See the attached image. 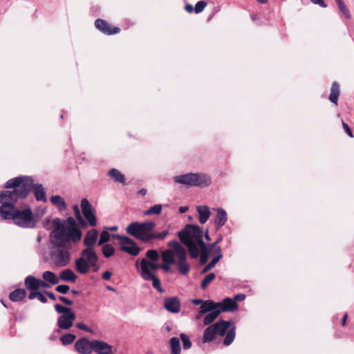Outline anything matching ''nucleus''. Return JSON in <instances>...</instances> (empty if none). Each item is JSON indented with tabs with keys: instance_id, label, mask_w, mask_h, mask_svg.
<instances>
[{
	"instance_id": "44",
	"label": "nucleus",
	"mask_w": 354,
	"mask_h": 354,
	"mask_svg": "<svg viewBox=\"0 0 354 354\" xmlns=\"http://www.w3.org/2000/svg\"><path fill=\"white\" fill-rule=\"evenodd\" d=\"M146 257L151 262H156L159 259L160 255L157 250H149L146 252Z\"/></svg>"
},
{
	"instance_id": "9",
	"label": "nucleus",
	"mask_w": 354,
	"mask_h": 354,
	"mask_svg": "<svg viewBox=\"0 0 354 354\" xmlns=\"http://www.w3.org/2000/svg\"><path fill=\"white\" fill-rule=\"evenodd\" d=\"M54 307L57 313L62 314L57 318V325L58 328L60 330L70 329L76 319L74 310L69 307L63 306L58 304H56Z\"/></svg>"
},
{
	"instance_id": "12",
	"label": "nucleus",
	"mask_w": 354,
	"mask_h": 354,
	"mask_svg": "<svg viewBox=\"0 0 354 354\" xmlns=\"http://www.w3.org/2000/svg\"><path fill=\"white\" fill-rule=\"evenodd\" d=\"M117 238L120 240V250L127 252L132 256H136L140 252V248L136 245V242L126 236L117 235Z\"/></svg>"
},
{
	"instance_id": "51",
	"label": "nucleus",
	"mask_w": 354,
	"mask_h": 354,
	"mask_svg": "<svg viewBox=\"0 0 354 354\" xmlns=\"http://www.w3.org/2000/svg\"><path fill=\"white\" fill-rule=\"evenodd\" d=\"M342 126H343L344 130L348 134V136L349 137H351V138H353V132H352L351 129L348 127V125L346 123L343 122L342 123Z\"/></svg>"
},
{
	"instance_id": "48",
	"label": "nucleus",
	"mask_w": 354,
	"mask_h": 354,
	"mask_svg": "<svg viewBox=\"0 0 354 354\" xmlns=\"http://www.w3.org/2000/svg\"><path fill=\"white\" fill-rule=\"evenodd\" d=\"M207 6V2L204 1H198L194 7V11L196 13L201 12Z\"/></svg>"
},
{
	"instance_id": "20",
	"label": "nucleus",
	"mask_w": 354,
	"mask_h": 354,
	"mask_svg": "<svg viewBox=\"0 0 354 354\" xmlns=\"http://www.w3.org/2000/svg\"><path fill=\"white\" fill-rule=\"evenodd\" d=\"M164 306L165 309L171 313H178L180 310V302L176 297L165 299Z\"/></svg>"
},
{
	"instance_id": "46",
	"label": "nucleus",
	"mask_w": 354,
	"mask_h": 354,
	"mask_svg": "<svg viewBox=\"0 0 354 354\" xmlns=\"http://www.w3.org/2000/svg\"><path fill=\"white\" fill-rule=\"evenodd\" d=\"M110 239V234L107 231H102L100 236V240L98 241V245H104L106 242H108Z\"/></svg>"
},
{
	"instance_id": "42",
	"label": "nucleus",
	"mask_w": 354,
	"mask_h": 354,
	"mask_svg": "<svg viewBox=\"0 0 354 354\" xmlns=\"http://www.w3.org/2000/svg\"><path fill=\"white\" fill-rule=\"evenodd\" d=\"M73 209L74 210L75 216L79 224L82 227H85L86 225V223L81 215L78 206L77 205H73Z\"/></svg>"
},
{
	"instance_id": "59",
	"label": "nucleus",
	"mask_w": 354,
	"mask_h": 354,
	"mask_svg": "<svg viewBox=\"0 0 354 354\" xmlns=\"http://www.w3.org/2000/svg\"><path fill=\"white\" fill-rule=\"evenodd\" d=\"M39 292L35 290H32V292L28 295L29 299H34L37 297Z\"/></svg>"
},
{
	"instance_id": "3",
	"label": "nucleus",
	"mask_w": 354,
	"mask_h": 354,
	"mask_svg": "<svg viewBox=\"0 0 354 354\" xmlns=\"http://www.w3.org/2000/svg\"><path fill=\"white\" fill-rule=\"evenodd\" d=\"M225 346H230L234 340L236 335V327L230 321L220 320L207 326L203 334L202 341L203 343L212 342L217 335L224 336Z\"/></svg>"
},
{
	"instance_id": "25",
	"label": "nucleus",
	"mask_w": 354,
	"mask_h": 354,
	"mask_svg": "<svg viewBox=\"0 0 354 354\" xmlns=\"http://www.w3.org/2000/svg\"><path fill=\"white\" fill-rule=\"evenodd\" d=\"M197 212L198 213L199 222L201 224L205 223L209 219L211 212L209 208L207 206H198L197 207Z\"/></svg>"
},
{
	"instance_id": "36",
	"label": "nucleus",
	"mask_w": 354,
	"mask_h": 354,
	"mask_svg": "<svg viewBox=\"0 0 354 354\" xmlns=\"http://www.w3.org/2000/svg\"><path fill=\"white\" fill-rule=\"evenodd\" d=\"M42 277L44 281L53 285L59 282V277L51 271H45L42 274Z\"/></svg>"
},
{
	"instance_id": "50",
	"label": "nucleus",
	"mask_w": 354,
	"mask_h": 354,
	"mask_svg": "<svg viewBox=\"0 0 354 354\" xmlns=\"http://www.w3.org/2000/svg\"><path fill=\"white\" fill-rule=\"evenodd\" d=\"M76 328L83 330L86 332L93 333V331L92 329H91L89 327H88L86 324H84L83 322H79L75 324Z\"/></svg>"
},
{
	"instance_id": "62",
	"label": "nucleus",
	"mask_w": 354,
	"mask_h": 354,
	"mask_svg": "<svg viewBox=\"0 0 354 354\" xmlns=\"http://www.w3.org/2000/svg\"><path fill=\"white\" fill-rule=\"evenodd\" d=\"M222 241V236H220L215 242L209 245V250L215 248L218 243H219Z\"/></svg>"
},
{
	"instance_id": "28",
	"label": "nucleus",
	"mask_w": 354,
	"mask_h": 354,
	"mask_svg": "<svg viewBox=\"0 0 354 354\" xmlns=\"http://www.w3.org/2000/svg\"><path fill=\"white\" fill-rule=\"evenodd\" d=\"M59 279L63 281L75 282L77 276L72 270L66 269L60 272Z\"/></svg>"
},
{
	"instance_id": "35",
	"label": "nucleus",
	"mask_w": 354,
	"mask_h": 354,
	"mask_svg": "<svg viewBox=\"0 0 354 354\" xmlns=\"http://www.w3.org/2000/svg\"><path fill=\"white\" fill-rule=\"evenodd\" d=\"M142 278L145 281H152L153 287L160 293H162L164 292V290L161 286L160 281L156 275L142 277Z\"/></svg>"
},
{
	"instance_id": "39",
	"label": "nucleus",
	"mask_w": 354,
	"mask_h": 354,
	"mask_svg": "<svg viewBox=\"0 0 354 354\" xmlns=\"http://www.w3.org/2000/svg\"><path fill=\"white\" fill-rule=\"evenodd\" d=\"M162 205L160 204L154 205L150 207L147 210L144 212L145 216H149L152 214L158 215L161 213Z\"/></svg>"
},
{
	"instance_id": "34",
	"label": "nucleus",
	"mask_w": 354,
	"mask_h": 354,
	"mask_svg": "<svg viewBox=\"0 0 354 354\" xmlns=\"http://www.w3.org/2000/svg\"><path fill=\"white\" fill-rule=\"evenodd\" d=\"M50 202L60 211H63L66 208V204L64 198L59 196H52L50 197Z\"/></svg>"
},
{
	"instance_id": "33",
	"label": "nucleus",
	"mask_w": 354,
	"mask_h": 354,
	"mask_svg": "<svg viewBox=\"0 0 354 354\" xmlns=\"http://www.w3.org/2000/svg\"><path fill=\"white\" fill-rule=\"evenodd\" d=\"M198 250L200 254L199 263L201 265L205 264L208 260L210 250L205 244L198 246Z\"/></svg>"
},
{
	"instance_id": "14",
	"label": "nucleus",
	"mask_w": 354,
	"mask_h": 354,
	"mask_svg": "<svg viewBox=\"0 0 354 354\" xmlns=\"http://www.w3.org/2000/svg\"><path fill=\"white\" fill-rule=\"evenodd\" d=\"M138 269L140 268V274L141 277L155 275L151 270H157L160 269V265L156 262H151L146 259H142L140 265L136 264Z\"/></svg>"
},
{
	"instance_id": "4",
	"label": "nucleus",
	"mask_w": 354,
	"mask_h": 354,
	"mask_svg": "<svg viewBox=\"0 0 354 354\" xmlns=\"http://www.w3.org/2000/svg\"><path fill=\"white\" fill-rule=\"evenodd\" d=\"M203 235L202 230L196 225H187L178 232L179 239L187 246L192 259H196L199 256L198 246L205 244L203 240Z\"/></svg>"
},
{
	"instance_id": "37",
	"label": "nucleus",
	"mask_w": 354,
	"mask_h": 354,
	"mask_svg": "<svg viewBox=\"0 0 354 354\" xmlns=\"http://www.w3.org/2000/svg\"><path fill=\"white\" fill-rule=\"evenodd\" d=\"M170 347L172 354L180 353V339L177 337H173L170 339Z\"/></svg>"
},
{
	"instance_id": "60",
	"label": "nucleus",
	"mask_w": 354,
	"mask_h": 354,
	"mask_svg": "<svg viewBox=\"0 0 354 354\" xmlns=\"http://www.w3.org/2000/svg\"><path fill=\"white\" fill-rule=\"evenodd\" d=\"M205 300L201 299H193L192 300V303L195 305H201L204 302Z\"/></svg>"
},
{
	"instance_id": "53",
	"label": "nucleus",
	"mask_w": 354,
	"mask_h": 354,
	"mask_svg": "<svg viewBox=\"0 0 354 354\" xmlns=\"http://www.w3.org/2000/svg\"><path fill=\"white\" fill-rule=\"evenodd\" d=\"M59 299L66 305L71 306L73 304V301L68 299L65 297L60 296L59 297Z\"/></svg>"
},
{
	"instance_id": "30",
	"label": "nucleus",
	"mask_w": 354,
	"mask_h": 354,
	"mask_svg": "<svg viewBox=\"0 0 354 354\" xmlns=\"http://www.w3.org/2000/svg\"><path fill=\"white\" fill-rule=\"evenodd\" d=\"M108 174L115 182L125 185V176L118 169H111Z\"/></svg>"
},
{
	"instance_id": "58",
	"label": "nucleus",
	"mask_w": 354,
	"mask_h": 354,
	"mask_svg": "<svg viewBox=\"0 0 354 354\" xmlns=\"http://www.w3.org/2000/svg\"><path fill=\"white\" fill-rule=\"evenodd\" d=\"M170 265L171 264H167L164 263L163 264L160 265V269H162L165 272H169L171 270Z\"/></svg>"
},
{
	"instance_id": "61",
	"label": "nucleus",
	"mask_w": 354,
	"mask_h": 354,
	"mask_svg": "<svg viewBox=\"0 0 354 354\" xmlns=\"http://www.w3.org/2000/svg\"><path fill=\"white\" fill-rule=\"evenodd\" d=\"M50 287V285L48 283L47 281H43L42 280L39 279V288H48Z\"/></svg>"
},
{
	"instance_id": "13",
	"label": "nucleus",
	"mask_w": 354,
	"mask_h": 354,
	"mask_svg": "<svg viewBox=\"0 0 354 354\" xmlns=\"http://www.w3.org/2000/svg\"><path fill=\"white\" fill-rule=\"evenodd\" d=\"M81 207L82 214L88 224L92 227L95 226L97 225V219L95 211L93 206L86 198H83L82 200Z\"/></svg>"
},
{
	"instance_id": "24",
	"label": "nucleus",
	"mask_w": 354,
	"mask_h": 354,
	"mask_svg": "<svg viewBox=\"0 0 354 354\" xmlns=\"http://www.w3.org/2000/svg\"><path fill=\"white\" fill-rule=\"evenodd\" d=\"M33 189L34 194L35 196V198L37 201H46V192L41 184H36L34 185L32 183V187L31 188V190Z\"/></svg>"
},
{
	"instance_id": "47",
	"label": "nucleus",
	"mask_w": 354,
	"mask_h": 354,
	"mask_svg": "<svg viewBox=\"0 0 354 354\" xmlns=\"http://www.w3.org/2000/svg\"><path fill=\"white\" fill-rule=\"evenodd\" d=\"M168 234H169V230H163L162 232H159V233L154 232L153 231V233H152V240L155 239H159V240H163L164 239H165V237Z\"/></svg>"
},
{
	"instance_id": "26",
	"label": "nucleus",
	"mask_w": 354,
	"mask_h": 354,
	"mask_svg": "<svg viewBox=\"0 0 354 354\" xmlns=\"http://www.w3.org/2000/svg\"><path fill=\"white\" fill-rule=\"evenodd\" d=\"M339 94H340L339 85L337 82H334L332 84V86L330 88V93L328 97L329 100L332 103L335 104V105H337V101H338Z\"/></svg>"
},
{
	"instance_id": "64",
	"label": "nucleus",
	"mask_w": 354,
	"mask_h": 354,
	"mask_svg": "<svg viewBox=\"0 0 354 354\" xmlns=\"http://www.w3.org/2000/svg\"><path fill=\"white\" fill-rule=\"evenodd\" d=\"M45 293L51 300L55 301L56 299V297L53 292L46 291Z\"/></svg>"
},
{
	"instance_id": "22",
	"label": "nucleus",
	"mask_w": 354,
	"mask_h": 354,
	"mask_svg": "<svg viewBox=\"0 0 354 354\" xmlns=\"http://www.w3.org/2000/svg\"><path fill=\"white\" fill-rule=\"evenodd\" d=\"M217 212L214 223L216 229L223 226L227 221V212L222 208L216 209Z\"/></svg>"
},
{
	"instance_id": "27",
	"label": "nucleus",
	"mask_w": 354,
	"mask_h": 354,
	"mask_svg": "<svg viewBox=\"0 0 354 354\" xmlns=\"http://www.w3.org/2000/svg\"><path fill=\"white\" fill-rule=\"evenodd\" d=\"M25 286L29 290H37L39 289V279H37L32 275H28L25 279Z\"/></svg>"
},
{
	"instance_id": "1",
	"label": "nucleus",
	"mask_w": 354,
	"mask_h": 354,
	"mask_svg": "<svg viewBox=\"0 0 354 354\" xmlns=\"http://www.w3.org/2000/svg\"><path fill=\"white\" fill-rule=\"evenodd\" d=\"M32 182L33 179L30 176H23L11 178L5 183L6 189H14L0 192V215L3 219H8L19 198L28 196L32 187Z\"/></svg>"
},
{
	"instance_id": "16",
	"label": "nucleus",
	"mask_w": 354,
	"mask_h": 354,
	"mask_svg": "<svg viewBox=\"0 0 354 354\" xmlns=\"http://www.w3.org/2000/svg\"><path fill=\"white\" fill-rule=\"evenodd\" d=\"M93 351L97 354H113V346L103 340L93 339Z\"/></svg>"
},
{
	"instance_id": "31",
	"label": "nucleus",
	"mask_w": 354,
	"mask_h": 354,
	"mask_svg": "<svg viewBox=\"0 0 354 354\" xmlns=\"http://www.w3.org/2000/svg\"><path fill=\"white\" fill-rule=\"evenodd\" d=\"M26 295V292L24 289L18 288V289L15 290L12 292H10V294L9 295V299L12 301H15V302L20 301L25 298Z\"/></svg>"
},
{
	"instance_id": "52",
	"label": "nucleus",
	"mask_w": 354,
	"mask_h": 354,
	"mask_svg": "<svg viewBox=\"0 0 354 354\" xmlns=\"http://www.w3.org/2000/svg\"><path fill=\"white\" fill-rule=\"evenodd\" d=\"M43 226L44 228L49 230L51 227V226H53V221H51L50 218H46L44 221Z\"/></svg>"
},
{
	"instance_id": "49",
	"label": "nucleus",
	"mask_w": 354,
	"mask_h": 354,
	"mask_svg": "<svg viewBox=\"0 0 354 354\" xmlns=\"http://www.w3.org/2000/svg\"><path fill=\"white\" fill-rule=\"evenodd\" d=\"M70 290V288L68 285H59L55 288V290L62 294L67 293Z\"/></svg>"
},
{
	"instance_id": "11",
	"label": "nucleus",
	"mask_w": 354,
	"mask_h": 354,
	"mask_svg": "<svg viewBox=\"0 0 354 354\" xmlns=\"http://www.w3.org/2000/svg\"><path fill=\"white\" fill-rule=\"evenodd\" d=\"M176 246V257L178 259L176 263L178 271L183 275H187L189 272L190 267L187 262V252L185 249L179 243H174Z\"/></svg>"
},
{
	"instance_id": "17",
	"label": "nucleus",
	"mask_w": 354,
	"mask_h": 354,
	"mask_svg": "<svg viewBox=\"0 0 354 354\" xmlns=\"http://www.w3.org/2000/svg\"><path fill=\"white\" fill-rule=\"evenodd\" d=\"M174 243H178L177 241L174 240L168 243V246L171 249L164 250L161 254V257L164 263L167 264H174L176 263L174 256H176V246Z\"/></svg>"
},
{
	"instance_id": "55",
	"label": "nucleus",
	"mask_w": 354,
	"mask_h": 354,
	"mask_svg": "<svg viewBox=\"0 0 354 354\" xmlns=\"http://www.w3.org/2000/svg\"><path fill=\"white\" fill-rule=\"evenodd\" d=\"M112 273L110 271H106L102 274V279L108 281L111 279Z\"/></svg>"
},
{
	"instance_id": "43",
	"label": "nucleus",
	"mask_w": 354,
	"mask_h": 354,
	"mask_svg": "<svg viewBox=\"0 0 354 354\" xmlns=\"http://www.w3.org/2000/svg\"><path fill=\"white\" fill-rule=\"evenodd\" d=\"M216 278L214 273L212 272L205 276L201 282V288L205 289L207 286Z\"/></svg>"
},
{
	"instance_id": "29",
	"label": "nucleus",
	"mask_w": 354,
	"mask_h": 354,
	"mask_svg": "<svg viewBox=\"0 0 354 354\" xmlns=\"http://www.w3.org/2000/svg\"><path fill=\"white\" fill-rule=\"evenodd\" d=\"M216 302L212 300H205L199 308L198 313L200 314H206L216 308Z\"/></svg>"
},
{
	"instance_id": "21",
	"label": "nucleus",
	"mask_w": 354,
	"mask_h": 354,
	"mask_svg": "<svg viewBox=\"0 0 354 354\" xmlns=\"http://www.w3.org/2000/svg\"><path fill=\"white\" fill-rule=\"evenodd\" d=\"M99 236V233L97 230L92 229L88 230L84 239V244L86 248H93L97 238Z\"/></svg>"
},
{
	"instance_id": "56",
	"label": "nucleus",
	"mask_w": 354,
	"mask_h": 354,
	"mask_svg": "<svg viewBox=\"0 0 354 354\" xmlns=\"http://www.w3.org/2000/svg\"><path fill=\"white\" fill-rule=\"evenodd\" d=\"M37 299L44 304H46L47 302V299L46 298V297L39 292L38 293Z\"/></svg>"
},
{
	"instance_id": "15",
	"label": "nucleus",
	"mask_w": 354,
	"mask_h": 354,
	"mask_svg": "<svg viewBox=\"0 0 354 354\" xmlns=\"http://www.w3.org/2000/svg\"><path fill=\"white\" fill-rule=\"evenodd\" d=\"M74 348L79 354H91L93 351L92 340L86 337L80 338L75 343Z\"/></svg>"
},
{
	"instance_id": "38",
	"label": "nucleus",
	"mask_w": 354,
	"mask_h": 354,
	"mask_svg": "<svg viewBox=\"0 0 354 354\" xmlns=\"http://www.w3.org/2000/svg\"><path fill=\"white\" fill-rule=\"evenodd\" d=\"M76 338V335L71 333L64 334L60 337V342L64 346L72 344Z\"/></svg>"
},
{
	"instance_id": "32",
	"label": "nucleus",
	"mask_w": 354,
	"mask_h": 354,
	"mask_svg": "<svg viewBox=\"0 0 354 354\" xmlns=\"http://www.w3.org/2000/svg\"><path fill=\"white\" fill-rule=\"evenodd\" d=\"M220 314L221 313L218 310V309H217V308H216L215 310L208 312L207 313H206V315L203 319V324L205 326L211 324L218 317Z\"/></svg>"
},
{
	"instance_id": "41",
	"label": "nucleus",
	"mask_w": 354,
	"mask_h": 354,
	"mask_svg": "<svg viewBox=\"0 0 354 354\" xmlns=\"http://www.w3.org/2000/svg\"><path fill=\"white\" fill-rule=\"evenodd\" d=\"M102 252L106 258H109L114 254L115 248L111 244H104L102 248Z\"/></svg>"
},
{
	"instance_id": "54",
	"label": "nucleus",
	"mask_w": 354,
	"mask_h": 354,
	"mask_svg": "<svg viewBox=\"0 0 354 354\" xmlns=\"http://www.w3.org/2000/svg\"><path fill=\"white\" fill-rule=\"evenodd\" d=\"M310 1L314 4L319 5L322 8H326L327 6L323 0H310Z\"/></svg>"
},
{
	"instance_id": "7",
	"label": "nucleus",
	"mask_w": 354,
	"mask_h": 354,
	"mask_svg": "<svg viewBox=\"0 0 354 354\" xmlns=\"http://www.w3.org/2000/svg\"><path fill=\"white\" fill-rule=\"evenodd\" d=\"M97 261L98 257L94 248H86L82 250L80 257L75 260V269L81 274L87 273L90 268H95L96 270L98 269L97 266Z\"/></svg>"
},
{
	"instance_id": "6",
	"label": "nucleus",
	"mask_w": 354,
	"mask_h": 354,
	"mask_svg": "<svg viewBox=\"0 0 354 354\" xmlns=\"http://www.w3.org/2000/svg\"><path fill=\"white\" fill-rule=\"evenodd\" d=\"M156 227L153 221L132 222L126 228L127 234L136 237L144 243L152 241V233Z\"/></svg>"
},
{
	"instance_id": "57",
	"label": "nucleus",
	"mask_w": 354,
	"mask_h": 354,
	"mask_svg": "<svg viewBox=\"0 0 354 354\" xmlns=\"http://www.w3.org/2000/svg\"><path fill=\"white\" fill-rule=\"evenodd\" d=\"M245 298V295L244 294H239V295H236L234 299H232L233 300H234L236 302V301H243L244 300Z\"/></svg>"
},
{
	"instance_id": "2",
	"label": "nucleus",
	"mask_w": 354,
	"mask_h": 354,
	"mask_svg": "<svg viewBox=\"0 0 354 354\" xmlns=\"http://www.w3.org/2000/svg\"><path fill=\"white\" fill-rule=\"evenodd\" d=\"M53 224L54 230L51 231L50 237L55 246L70 247L71 243H77L81 241L82 232L73 216L64 220L55 218L53 220Z\"/></svg>"
},
{
	"instance_id": "18",
	"label": "nucleus",
	"mask_w": 354,
	"mask_h": 354,
	"mask_svg": "<svg viewBox=\"0 0 354 354\" xmlns=\"http://www.w3.org/2000/svg\"><path fill=\"white\" fill-rule=\"evenodd\" d=\"M95 26L100 32L109 35L117 34L120 30L118 27L112 28L106 21L100 19L95 20Z\"/></svg>"
},
{
	"instance_id": "63",
	"label": "nucleus",
	"mask_w": 354,
	"mask_h": 354,
	"mask_svg": "<svg viewBox=\"0 0 354 354\" xmlns=\"http://www.w3.org/2000/svg\"><path fill=\"white\" fill-rule=\"evenodd\" d=\"M185 9L189 13H192L194 10V7L191 4H187Z\"/></svg>"
},
{
	"instance_id": "23",
	"label": "nucleus",
	"mask_w": 354,
	"mask_h": 354,
	"mask_svg": "<svg viewBox=\"0 0 354 354\" xmlns=\"http://www.w3.org/2000/svg\"><path fill=\"white\" fill-rule=\"evenodd\" d=\"M216 255L201 270V274L206 273L207 272L210 270L212 268H213L216 266V264L218 262V261L223 257L221 247L218 246L216 248Z\"/></svg>"
},
{
	"instance_id": "45",
	"label": "nucleus",
	"mask_w": 354,
	"mask_h": 354,
	"mask_svg": "<svg viewBox=\"0 0 354 354\" xmlns=\"http://www.w3.org/2000/svg\"><path fill=\"white\" fill-rule=\"evenodd\" d=\"M180 337L183 343V349H189L192 346V342L190 341L189 337L185 333H181Z\"/></svg>"
},
{
	"instance_id": "8",
	"label": "nucleus",
	"mask_w": 354,
	"mask_h": 354,
	"mask_svg": "<svg viewBox=\"0 0 354 354\" xmlns=\"http://www.w3.org/2000/svg\"><path fill=\"white\" fill-rule=\"evenodd\" d=\"M8 219H12L15 225L23 228H33L37 222L30 208L14 209L10 213Z\"/></svg>"
},
{
	"instance_id": "40",
	"label": "nucleus",
	"mask_w": 354,
	"mask_h": 354,
	"mask_svg": "<svg viewBox=\"0 0 354 354\" xmlns=\"http://www.w3.org/2000/svg\"><path fill=\"white\" fill-rule=\"evenodd\" d=\"M338 6V8L339 12L342 13V15L346 18L347 19H349L351 18V15L349 13L348 10L347 9L346 6L342 1V0H336Z\"/></svg>"
},
{
	"instance_id": "10",
	"label": "nucleus",
	"mask_w": 354,
	"mask_h": 354,
	"mask_svg": "<svg viewBox=\"0 0 354 354\" xmlns=\"http://www.w3.org/2000/svg\"><path fill=\"white\" fill-rule=\"evenodd\" d=\"M70 247L55 246L50 251V257L53 263L57 267L67 266L71 259V254L68 250Z\"/></svg>"
},
{
	"instance_id": "5",
	"label": "nucleus",
	"mask_w": 354,
	"mask_h": 354,
	"mask_svg": "<svg viewBox=\"0 0 354 354\" xmlns=\"http://www.w3.org/2000/svg\"><path fill=\"white\" fill-rule=\"evenodd\" d=\"M176 183L189 187H198L201 188L209 187L212 183L211 176L203 172L187 173L174 177Z\"/></svg>"
},
{
	"instance_id": "19",
	"label": "nucleus",
	"mask_w": 354,
	"mask_h": 354,
	"mask_svg": "<svg viewBox=\"0 0 354 354\" xmlns=\"http://www.w3.org/2000/svg\"><path fill=\"white\" fill-rule=\"evenodd\" d=\"M216 308L220 313L232 312L238 308L237 303L232 298L227 297L221 302H216Z\"/></svg>"
}]
</instances>
